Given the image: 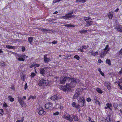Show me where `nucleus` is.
<instances>
[{
  "label": "nucleus",
  "mask_w": 122,
  "mask_h": 122,
  "mask_svg": "<svg viewBox=\"0 0 122 122\" xmlns=\"http://www.w3.org/2000/svg\"><path fill=\"white\" fill-rule=\"evenodd\" d=\"M96 90L98 92L101 94H102L103 93L102 91L99 88H97L96 89Z\"/></svg>",
  "instance_id": "nucleus-29"
},
{
  "label": "nucleus",
  "mask_w": 122,
  "mask_h": 122,
  "mask_svg": "<svg viewBox=\"0 0 122 122\" xmlns=\"http://www.w3.org/2000/svg\"><path fill=\"white\" fill-rule=\"evenodd\" d=\"M87 30H84L83 29L81 30H80L79 31V32L81 33H85L87 32Z\"/></svg>",
  "instance_id": "nucleus-34"
},
{
  "label": "nucleus",
  "mask_w": 122,
  "mask_h": 122,
  "mask_svg": "<svg viewBox=\"0 0 122 122\" xmlns=\"http://www.w3.org/2000/svg\"><path fill=\"white\" fill-rule=\"evenodd\" d=\"M10 88L13 90L15 89V88L14 87V85H12V86H11L10 87Z\"/></svg>",
  "instance_id": "nucleus-54"
},
{
  "label": "nucleus",
  "mask_w": 122,
  "mask_h": 122,
  "mask_svg": "<svg viewBox=\"0 0 122 122\" xmlns=\"http://www.w3.org/2000/svg\"><path fill=\"white\" fill-rule=\"evenodd\" d=\"M119 73L120 74H122V67L121 68V70L119 72Z\"/></svg>",
  "instance_id": "nucleus-60"
},
{
  "label": "nucleus",
  "mask_w": 122,
  "mask_h": 122,
  "mask_svg": "<svg viewBox=\"0 0 122 122\" xmlns=\"http://www.w3.org/2000/svg\"><path fill=\"white\" fill-rule=\"evenodd\" d=\"M47 54H46L44 55V62L45 63H48L49 62L51 61V60L50 58H47Z\"/></svg>",
  "instance_id": "nucleus-11"
},
{
  "label": "nucleus",
  "mask_w": 122,
  "mask_h": 122,
  "mask_svg": "<svg viewBox=\"0 0 122 122\" xmlns=\"http://www.w3.org/2000/svg\"><path fill=\"white\" fill-rule=\"evenodd\" d=\"M27 87V86L26 83L25 84V86L24 87V89L26 90Z\"/></svg>",
  "instance_id": "nucleus-53"
},
{
  "label": "nucleus",
  "mask_w": 122,
  "mask_h": 122,
  "mask_svg": "<svg viewBox=\"0 0 122 122\" xmlns=\"http://www.w3.org/2000/svg\"><path fill=\"white\" fill-rule=\"evenodd\" d=\"M52 43L53 44H56L57 43V41H54L52 42Z\"/></svg>",
  "instance_id": "nucleus-57"
},
{
  "label": "nucleus",
  "mask_w": 122,
  "mask_h": 122,
  "mask_svg": "<svg viewBox=\"0 0 122 122\" xmlns=\"http://www.w3.org/2000/svg\"><path fill=\"white\" fill-rule=\"evenodd\" d=\"M118 104L117 103H114L113 104V107L116 109H117L118 107Z\"/></svg>",
  "instance_id": "nucleus-38"
},
{
  "label": "nucleus",
  "mask_w": 122,
  "mask_h": 122,
  "mask_svg": "<svg viewBox=\"0 0 122 122\" xmlns=\"http://www.w3.org/2000/svg\"><path fill=\"white\" fill-rule=\"evenodd\" d=\"M72 17L71 15H70L69 14L67 13L65 15V16L62 17V18L64 19H68L71 18Z\"/></svg>",
  "instance_id": "nucleus-17"
},
{
  "label": "nucleus",
  "mask_w": 122,
  "mask_h": 122,
  "mask_svg": "<svg viewBox=\"0 0 122 122\" xmlns=\"http://www.w3.org/2000/svg\"><path fill=\"white\" fill-rule=\"evenodd\" d=\"M74 58L76 59L77 60H79L80 59L79 56L77 55H76L74 56Z\"/></svg>",
  "instance_id": "nucleus-37"
},
{
  "label": "nucleus",
  "mask_w": 122,
  "mask_h": 122,
  "mask_svg": "<svg viewBox=\"0 0 122 122\" xmlns=\"http://www.w3.org/2000/svg\"><path fill=\"white\" fill-rule=\"evenodd\" d=\"M119 54L120 55L122 54V48L119 51Z\"/></svg>",
  "instance_id": "nucleus-49"
},
{
  "label": "nucleus",
  "mask_w": 122,
  "mask_h": 122,
  "mask_svg": "<svg viewBox=\"0 0 122 122\" xmlns=\"http://www.w3.org/2000/svg\"><path fill=\"white\" fill-rule=\"evenodd\" d=\"M60 106V105L57 103H56L55 106L56 108H59Z\"/></svg>",
  "instance_id": "nucleus-40"
},
{
  "label": "nucleus",
  "mask_w": 122,
  "mask_h": 122,
  "mask_svg": "<svg viewBox=\"0 0 122 122\" xmlns=\"http://www.w3.org/2000/svg\"><path fill=\"white\" fill-rule=\"evenodd\" d=\"M8 98L9 99L10 101L11 102H13L14 100V99L11 96H9L8 97Z\"/></svg>",
  "instance_id": "nucleus-33"
},
{
  "label": "nucleus",
  "mask_w": 122,
  "mask_h": 122,
  "mask_svg": "<svg viewBox=\"0 0 122 122\" xmlns=\"http://www.w3.org/2000/svg\"><path fill=\"white\" fill-rule=\"evenodd\" d=\"M108 47H109V45H106V46L105 47V48L103 50L104 51L107 50L106 51H107V50L108 49H109V51L110 50V48H108Z\"/></svg>",
  "instance_id": "nucleus-35"
},
{
  "label": "nucleus",
  "mask_w": 122,
  "mask_h": 122,
  "mask_svg": "<svg viewBox=\"0 0 122 122\" xmlns=\"http://www.w3.org/2000/svg\"><path fill=\"white\" fill-rule=\"evenodd\" d=\"M17 100L18 102L22 107H25L26 106V104L24 102L23 98H22L20 96H18L17 97Z\"/></svg>",
  "instance_id": "nucleus-7"
},
{
  "label": "nucleus",
  "mask_w": 122,
  "mask_h": 122,
  "mask_svg": "<svg viewBox=\"0 0 122 122\" xmlns=\"http://www.w3.org/2000/svg\"><path fill=\"white\" fill-rule=\"evenodd\" d=\"M86 101L88 102H90L91 101V99L90 98L88 97L87 98Z\"/></svg>",
  "instance_id": "nucleus-47"
},
{
  "label": "nucleus",
  "mask_w": 122,
  "mask_h": 122,
  "mask_svg": "<svg viewBox=\"0 0 122 122\" xmlns=\"http://www.w3.org/2000/svg\"><path fill=\"white\" fill-rule=\"evenodd\" d=\"M25 47L23 46L21 48V49H22V51L23 52H24L25 50Z\"/></svg>",
  "instance_id": "nucleus-46"
},
{
  "label": "nucleus",
  "mask_w": 122,
  "mask_h": 122,
  "mask_svg": "<svg viewBox=\"0 0 122 122\" xmlns=\"http://www.w3.org/2000/svg\"><path fill=\"white\" fill-rule=\"evenodd\" d=\"M16 59H17L18 60L20 61H24L25 59L28 56L25 55H22L19 54H17L16 56Z\"/></svg>",
  "instance_id": "nucleus-3"
},
{
  "label": "nucleus",
  "mask_w": 122,
  "mask_h": 122,
  "mask_svg": "<svg viewBox=\"0 0 122 122\" xmlns=\"http://www.w3.org/2000/svg\"><path fill=\"white\" fill-rule=\"evenodd\" d=\"M5 65V63L4 61H2L0 62V65L2 66H4Z\"/></svg>",
  "instance_id": "nucleus-42"
},
{
  "label": "nucleus",
  "mask_w": 122,
  "mask_h": 122,
  "mask_svg": "<svg viewBox=\"0 0 122 122\" xmlns=\"http://www.w3.org/2000/svg\"><path fill=\"white\" fill-rule=\"evenodd\" d=\"M88 47L86 45H83L82 46L81 48H79L78 49V50L80 51L81 52H84V49H87Z\"/></svg>",
  "instance_id": "nucleus-16"
},
{
  "label": "nucleus",
  "mask_w": 122,
  "mask_h": 122,
  "mask_svg": "<svg viewBox=\"0 0 122 122\" xmlns=\"http://www.w3.org/2000/svg\"><path fill=\"white\" fill-rule=\"evenodd\" d=\"M119 10V8H117L116 10H115L114 11L115 12H117Z\"/></svg>",
  "instance_id": "nucleus-61"
},
{
  "label": "nucleus",
  "mask_w": 122,
  "mask_h": 122,
  "mask_svg": "<svg viewBox=\"0 0 122 122\" xmlns=\"http://www.w3.org/2000/svg\"><path fill=\"white\" fill-rule=\"evenodd\" d=\"M86 0H77L76 1V2L83 3L86 2Z\"/></svg>",
  "instance_id": "nucleus-27"
},
{
  "label": "nucleus",
  "mask_w": 122,
  "mask_h": 122,
  "mask_svg": "<svg viewBox=\"0 0 122 122\" xmlns=\"http://www.w3.org/2000/svg\"><path fill=\"white\" fill-rule=\"evenodd\" d=\"M47 68L46 67L40 69V73L44 75L46 72V70Z\"/></svg>",
  "instance_id": "nucleus-14"
},
{
  "label": "nucleus",
  "mask_w": 122,
  "mask_h": 122,
  "mask_svg": "<svg viewBox=\"0 0 122 122\" xmlns=\"http://www.w3.org/2000/svg\"><path fill=\"white\" fill-rule=\"evenodd\" d=\"M36 74L34 72L32 73L30 76H36Z\"/></svg>",
  "instance_id": "nucleus-50"
},
{
  "label": "nucleus",
  "mask_w": 122,
  "mask_h": 122,
  "mask_svg": "<svg viewBox=\"0 0 122 122\" xmlns=\"http://www.w3.org/2000/svg\"><path fill=\"white\" fill-rule=\"evenodd\" d=\"M58 2L57 0H53L52 4H54Z\"/></svg>",
  "instance_id": "nucleus-51"
},
{
  "label": "nucleus",
  "mask_w": 122,
  "mask_h": 122,
  "mask_svg": "<svg viewBox=\"0 0 122 122\" xmlns=\"http://www.w3.org/2000/svg\"><path fill=\"white\" fill-rule=\"evenodd\" d=\"M69 84H66L65 86H63L62 88L64 91L68 90L70 89V87H74L75 86V85L76 83H78L80 81L77 78H69L68 79Z\"/></svg>",
  "instance_id": "nucleus-1"
},
{
  "label": "nucleus",
  "mask_w": 122,
  "mask_h": 122,
  "mask_svg": "<svg viewBox=\"0 0 122 122\" xmlns=\"http://www.w3.org/2000/svg\"><path fill=\"white\" fill-rule=\"evenodd\" d=\"M59 113H59V112L57 111V112H56L55 113H54L53 114V115L54 116L57 115H58L59 114Z\"/></svg>",
  "instance_id": "nucleus-43"
},
{
  "label": "nucleus",
  "mask_w": 122,
  "mask_h": 122,
  "mask_svg": "<svg viewBox=\"0 0 122 122\" xmlns=\"http://www.w3.org/2000/svg\"><path fill=\"white\" fill-rule=\"evenodd\" d=\"M98 61L99 63H101L103 62V61H102L101 59L100 58L98 59Z\"/></svg>",
  "instance_id": "nucleus-52"
},
{
  "label": "nucleus",
  "mask_w": 122,
  "mask_h": 122,
  "mask_svg": "<svg viewBox=\"0 0 122 122\" xmlns=\"http://www.w3.org/2000/svg\"><path fill=\"white\" fill-rule=\"evenodd\" d=\"M49 84V83L47 80L42 79L40 81L38 85L40 86H47Z\"/></svg>",
  "instance_id": "nucleus-4"
},
{
  "label": "nucleus",
  "mask_w": 122,
  "mask_h": 122,
  "mask_svg": "<svg viewBox=\"0 0 122 122\" xmlns=\"http://www.w3.org/2000/svg\"><path fill=\"white\" fill-rule=\"evenodd\" d=\"M40 30L42 31L43 32H47V31H50V30H47L45 29H44L43 28H40Z\"/></svg>",
  "instance_id": "nucleus-30"
},
{
  "label": "nucleus",
  "mask_w": 122,
  "mask_h": 122,
  "mask_svg": "<svg viewBox=\"0 0 122 122\" xmlns=\"http://www.w3.org/2000/svg\"><path fill=\"white\" fill-rule=\"evenodd\" d=\"M90 53L93 56H95V52H94L92 50L91 51H90Z\"/></svg>",
  "instance_id": "nucleus-41"
},
{
  "label": "nucleus",
  "mask_w": 122,
  "mask_h": 122,
  "mask_svg": "<svg viewBox=\"0 0 122 122\" xmlns=\"http://www.w3.org/2000/svg\"><path fill=\"white\" fill-rule=\"evenodd\" d=\"M94 102H95V103L97 104H100V102L98 101L97 100L95 101Z\"/></svg>",
  "instance_id": "nucleus-48"
},
{
  "label": "nucleus",
  "mask_w": 122,
  "mask_h": 122,
  "mask_svg": "<svg viewBox=\"0 0 122 122\" xmlns=\"http://www.w3.org/2000/svg\"><path fill=\"white\" fill-rule=\"evenodd\" d=\"M93 23V21H88L86 22V26H89L91 25Z\"/></svg>",
  "instance_id": "nucleus-21"
},
{
  "label": "nucleus",
  "mask_w": 122,
  "mask_h": 122,
  "mask_svg": "<svg viewBox=\"0 0 122 122\" xmlns=\"http://www.w3.org/2000/svg\"><path fill=\"white\" fill-rule=\"evenodd\" d=\"M37 112H38V114L40 115H44L46 114V112L44 111L43 108L40 107H38L36 109Z\"/></svg>",
  "instance_id": "nucleus-8"
},
{
  "label": "nucleus",
  "mask_w": 122,
  "mask_h": 122,
  "mask_svg": "<svg viewBox=\"0 0 122 122\" xmlns=\"http://www.w3.org/2000/svg\"><path fill=\"white\" fill-rule=\"evenodd\" d=\"M72 118L74 119L75 121H78V117L76 115H73L72 116Z\"/></svg>",
  "instance_id": "nucleus-22"
},
{
  "label": "nucleus",
  "mask_w": 122,
  "mask_h": 122,
  "mask_svg": "<svg viewBox=\"0 0 122 122\" xmlns=\"http://www.w3.org/2000/svg\"><path fill=\"white\" fill-rule=\"evenodd\" d=\"M106 62L110 66L111 65V62L110 60L107 59L106 60Z\"/></svg>",
  "instance_id": "nucleus-32"
},
{
  "label": "nucleus",
  "mask_w": 122,
  "mask_h": 122,
  "mask_svg": "<svg viewBox=\"0 0 122 122\" xmlns=\"http://www.w3.org/2000/svg\"><path fill=\"white\" fill-rule=\"evenodd\" d=\"M33 40V37H29L28 38V40L29 43L31 45L32 44V42Z\"/></svg>",
  "instance_id": "nucleus-23"
},
{
  "label": "nucleus",
  "mask_w": 122,
  "mask_h": 122,
  "mask_svg": "<svg viewBox=\"0 0 122 122\" xmlns=\"http://www.w3.org/2000/svg\"><path fill=\"white\" fill-rule=\"evenodd\" d=\"M85 103V101L84 98L83 97H80L78 100V103L81 107L83 106Z\"/></svg>",
  "instance_id": "nucleus-9"
},
{
  "label": "nucleus",
  "mask_w": 122,
  "mask_h": 122,
  "mask_svg": "<svg viewBox=\"0 0 122 122\" xmlns=\"http://www.w3.org/2000/svg\"><path fill=\"white\" fill-rule=\"evenodd\" d=\"M113 15V11H111L109 12V13L107 14V16L108 18L110 20L112 19Z\"/></svg>",
  "instance_id": "nucleus-12"
},
{
  "label": "nucleus",
  "mask_w": 122,
  "mask_h": 122,
  "mask_svg": "<svg viewBox=\"0 0 122 122\" xmlns=\"http://www.w3.org/2000/svg\"><path fill=\"white\" fill-rule=\"evenodd\" d=\"M65 26L67 27H75L74 25H71V24H67L65 25Z\"/></svg>",
  "instance_id": "nucleus-31"
},
{
  "label": "nucleus",
  "mask_w": 122,
  "mask_h": 122,
  "mask_svg": "<svg viewBox=\"0 0 122 122\" xmlns=\"http://www.w3.org/2000/svg\"><path fill=\"white\" fill-rule=\"evenodd\" d=\"M4 113L3 110L2 109H0V114L1 115H3Z\"/></svg>",
  "instance_id": "nucleus-44"
},
{
  "label": "nucleus",
  "mask_w": 122,
  "mask_h": 122,
  "mask_svg": "<svg viewBox=\"0 0 122 122\" xmlns=\"http://www.w3.org/2000/svg\"><path fill=\"white\" fill-rule=\"evenodd\" d=\"M106 106L107 107H108L110 110H112V109L110 107H112V104L111 103H108L107 104H106Z\"/></svg>",
  "instance_id": "nucleus-26"
},
{
  "label": "nucleus",
  "mask_w": 122,
  "mask_h": 122,
  "mask_svg": "<svg viewBox=\"0 0 122 122\" xmlns=\"http://www.w3.org/2000/svg\"><path fill=\"white\" fill-rule=\"evenodd\" d=\"M3 106L4 107H6L8 106L7 104L5 102H4L3 104Z\"/></svg>",
  "instance_id": "nucleus-55"
},
{
  "label": "nucleus",
  "mask_w": 122,
  "mask_h": 122,
  "mask_svg": "<svg viewBox=\"0 0 122 122\" xmlns=\"http://www.w3.org/2000/svg\"><path fill=\"white\" fill-rule=\"evenodd\" d=\"M111 121L110 120V116L109 115L106 117L105 122H108Z\"/></svg>",
  "instance_id": "nucleus-28"
},
{
  "label": "nucleus",
  "mask_w": 122,
  "mask_h": 122,
  "mask_svg": "<svg viewBox=\"0 0 122 122\" xmlns=\"http://www.w3.org/2000/svg\"><path fill=\"white\" fill-rule=\"evenodd\" d=\"M72 105L73 107H75L76 108H79V106H80L79 104L78 105L76 104V103L75 102H73Z\"/></svg>",
  "instance_id": "nucleus-20"
},
{
  "label": "nucleus",
  "mask_w": 122,
  "mask_h": 122,
  "mask_svg": "<svg viewBox=\"0 0 122 122\" xmlns=\"http://www.w3.org/2000/svg\"><path fill=\"white\" fill-rule=\"evenodd\" d=\"M109 51V50L108 49L107 50V51H104L103 52H102L101 54V56L102 57H103L105 56L107 53Z\"/></svg>",
  "instance_id": "nucleus-24"
},
{
  "label": "nucleus",
  "mask_w": 122,
  "mask_h": 122,
  "mask_svg": "<svg viewBox=\"0 0 122 122\" xmlns=\"http://www.w3.org/2000/svg\"><path fill=\"white\" fill-rule=\"evenodd\" d=\"M6 48L9 49H15V46H11L8 45H6Z\"/></svg>",
  "instance_id": "nucleus-25"
},
{
  "label": "nucleus",
  "mask_w": 122,
  "mask_h": 122,
  "mask_svg": "<svg viewBox=\"0 0 122 122\" xmlns=\"http://www.w3.org/2000/svg\"><path fill=\"white\" fill-rule=\"evenodd\" d=\"M51 98L52 100H55L59 99V97H58V96L57 95H56L52 96Z\"/></svg>",
  "instance_id": "nucleus-19"
},
{
  "label": "nucleus",
  "mask_w": 122,
  "mask_h": 122,
  "mask_svg": "<svg viewBox=\"0 0 122 122\" xmlns=\"http://www.w3.org/2000/svg\"><path fill=\"white\" fill-rule=\"evenodd\" d=\"M82 91L83 89L82 88L77 89L76 91L75 94L73 97V98L74 99H78L80 95L82 93Z\"/></svg>",
  "instance_id": "nucleus-2"
},
{
  "label": "nucleus",
  "mask_w": 122,
  "mask_h": 122,
  "mask_svg": "<svg viewBox=\"0 0 122 122\" xmlns=\"http://www.w3.org/2000/svg\"><path fill=\"white\" fill-rule=\"evenodd\" d=\"M63 117L65 119L70 122H72L73 121V118L70 117V115L68 113H65L63 115Z\"/></svg>",
  "instance_id": "nucleus-6"
},
{
  "label": "nucleus",
  "mask_w": 122,
  "mask_h": 122,
  "mask_svg": "<svg viewBox=\"0 0 122 122\" xmlns=\"http://www.w3.org/2000/svg\"><path fill=\"white\" fill-rule=\"evenodd\" d=\"M24 117H22L21 118V122H23L24 120Z\"/></svg>",
  "instance_id": "nucleus-64"
},
{
  "label": "nucleus",
  "mask_w": 122,
  "mask_h": 122,
  "mask_svg": "<svg viewBox=\"0 0 122 122\" xmlns=\"http://www.w3.org/2000/svg\"><path fill=\"white\" fill-rule=\"evenodd\" d=\"M73 13V12L72 11H71L70 12H69V13H68V14L70 15H71Z\"/></svg>",
  "instance_id": "nucleus-56"
},
{
  "label": "nucleus",
  "mask_w": 122,
  "mask_h": 122,
  "mask_svg": "<svg viewBox=\"0 0 122 122\" xmlns=\"http://www.w3.org/2000/svg\"><path fill=\"white\" fill-rule=\"evenodd\" d=\"M91 19V18H90L89 17H85V18L84 20L86 21V22L89 21Z\"/></svg>",
  "instance_id": "nucleus-39"
},
{
  "label": "nucleus",
  "mask_w": 122,
  "mask_h": 122,
  "mask_svg": "<svg viewBox=\"0 0 122 122\" xmlns=\"http://www.w3.org/2000/svg\"><path fill=\"white\" fill-rule=\"evenodd\" d=\"M56 21V19L52 18L50 19H48L47 22L55 24L57 22H55L54 21Z\"/></svg>",
  "instance_id": "nucleus-15"
},
{
  "label": "nucleus",
  "mask_w": 122,
  "mask_h": 122,
  "mask_svg": "<svg viewBox=\"0 0 122 122\" xmlns=\"http://www.w3.org/2000/svg\"><path fill=\"white\" fill-rule=\"evenodd\" d=\"M35 65V66L36 67H39L40 66V64H34Z\"/></svg>",
  "instance_id": "nucleus-59"
},
{
  "label": "nucleus",
  "mask_w": 122,
  "mask_h": 122,
  "mask_svg": "<svg viewBox=\"0 0 122 122\" xmlns=\"http://www.w3.org/2000/svg\"><path fill=\"white\" fill-rule=\"evenodd\" d=\"M117 31L122 33V27L119 26V25H117L115 28Z\"/></svg>",
  "instance_id": "nucleus-18"
},
{
  "label": "nucleus",
  "mask_w": 122,
  "mask_h": 122,
  "mask_svg": "<svg viewBox=\"0 0 122 122\" xmlns=\"http://www.w3.org/2000/svg\"><path fill=\"white\" fill-rule=\"evenodd\" d=\"M63 106L60 105V106L59 108H60L61 109H63Z\"/></svg>",
  "instance_id": "nucleus-62"
},
{
  "label": "nucleus",
  "mask_w": 122,
  "mask_h": 122,
  "mask_svg": "<svg viewBox=\"0 0 122 122\" xmlns=\"http://www.w3.org/2000/svg\"><path fill=\"white\" fill-rule=\"evenodd\" d=\"M111 84L110 82L106 81L105 82V85L109 91L111 90Z\"/></svg>",
  "instance_id": "nucleus-13"
},
{
  "label": "nucleus",
  "mask_w": 122,
  "mask_h": 122,
  "mask_svg": "<svg viewBox=\"0 0 122 122\" xmlns=\"http://www.w3.org/2000/svg\"><path fill=\"white\" fill-rule=\"evenodd\" d=\"M31 98L32 99H36V96H30L28 98V100H30Z\"/></svg>",
  "instance_id": "nucleus-36"
},
{
  "label": "nucleus",
  "mask_w": 122,
  "mask_h": 122,
  "mask_svg": "<svg viewBox=\"0 0 122 122\" xmlns=\"http://www.w3.org/2000/svg\"><path fill=\"white\" fill-rule=\"evenodd\" d=\"M97 97L96 96H94L93 97V98L94 101V102L95 101L97 100Z\"/></svg>",
  "instance_id": "nucleus-45"
},
{
  "label": "nucleus",
  "mask_w": 122,
  "mask_h": 122,
  "mask_svg": "<svg viewBox=\"0 0 122 122\" xmlns=\"http://www.w3.org/2000/svg\"><path fill=\"white\" fill-rule=\"evenodd\" d=\"M35 66V65L34 64H32L30 66V68H31L33 67H34Z\"/></svg>",
  "instance_id": "nucleus-58"
},
{
  "label": "nucleus",
  "mask_w": 122,
  "mask_h": 122,
  "mask_svg": "<svg viewBox=\"0 0 122 122\" xmlns=\"http://www.w3.org/2000/svg\"><path fill=\"white\" fill-rule=\"evenodd\" d=\"M14 41L15 42H16L17 41H19V40L16 39H15L14 40Z\"/></svg>",
  "instance_id": "nucleus-63"
},
{
  "label": "nucleus",
  "mask_w": 122,
  "mask_h": 122,
  "mask_svg": "<svg viewBox=\"0 0 122 122\" xmlns=\"http://www.w3.org/2000/svg\"><path fill=\"white\" fill-rule=\"evenodd\" d=\"M45 107L47 109H52L53 107V104L51 102H48L45 104Z\"/></svg>",
  "instance_id": "nucleus-10"
},
{
  "label": "nucleus",
  "mask_w": 122,
  "mask_h": 122,
  "mask_svg": "<svg viewBox=\"0 0 122 122\" xmlns=\"http://www.w3.org/2000/svg\"><path fill=\"white\" fill-rule=\"evenodd\" d=\"M69 78V77H61L60 79V83L61 84H63L65 83L66 82H67V83L69 84V82H68V79Z\"/></svg>",
  "instance_id": "nucleus-5"
}]
</instances>
